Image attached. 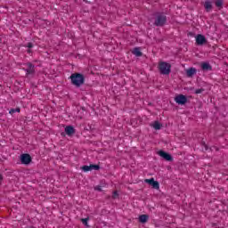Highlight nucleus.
<instances>
[{
  "instance_id": "nucleus-15",
  "label": "nucleus",
  "mask_w": 228,
  "mask_h": 228,
  "mask_svg": "<svg viewBox=\"0 0 228 228\" xmlns=\"http://www.w3.org/2000/svg\"><path fill=\"white\" fill-rule=\"evenodd\" d=\"M152 127L156 131H159V129H161V127H163V125L161 123H159V121H154V123L152 124Z\"/></svg>"
},
{
  "instance_id": "nucleus-27",
  "label": "nucleus",
  "mask_w": 228,
  "mask_h": 228,
  "mask_svg": "<svg viewBox=\"0 0 228 228\" xmlns=\"http://www.w3.org/2000/svg\"><path fill=\"white\" fill-rule=\"evenodd\" d=\"M203 146L205 147V151H208V149H209V148L208 147V144H206V142H203Z\"/></svg>"
},
{
  "instance_id": "nucleus-29",
  "label": "nucleus",
  "mask_w": 228,
  "mask_h": 228,
  "mask_svg": "<svg viewBox=\"0 0 228 228\" xmlns=\"http://www.w3.org/2000/svg\"><path fill=\"white\" fill-rule=\"evenodd\" d=\"M27 53H32L31 49L27 50Z\"/></svg>"
},
{
  "instance_id": "nucleus-19",
  "label": "nucleus",
  "mask_w": 228,
  "mask_h": 228,
  "mask_svg": "<svg viewBox=\"0 0 228 228\" xmlns=\"http://www.w3.org/2000/svg\"><path fill=\"white\" fill-rule=\"evenodd\" d=\"M9 113L10 115H13V113H20V108L11 109Z\"/></svg>"
},
{
  "instance_id": "nucleus-8",
  "label": "nucleus",
  "mask_w": 228,
  "mask_h": 228,
  "mask_svg": "<svg viewBox=\"0 0 228 228\" xmlns=\"http://www.w3.org/2000/svg\"><path fill=\"white\" fill-rule=\"evenodd\" d=\"M196 44L197 45H204L205 44H208V39H206V36L198 34L196 36Z\"/></svg>"
},
{
  "instance_id": "nucleus-12",
  "label": "nucleus",
  "mask_w": 228,
  "mask_h": 228,
  "mask_svg": "<svg viewBox=\"0 0 228 228\" xmlns=\"http://www.w3.org/2000/svg\"><path fill=\"white\" fill-rule=\"evenodd\" d=\"M195 74H197V69H195V68H189L186 70L187 77H193V76H195Z\"/></svg>"
},
{
  "instance_id": "nucleus-17",
  "label": "nucleus",
  "mask_w": 228,
  "mask_h": 228,
  "mask_svg": "<svg viewBox=\"0 0 228 228\" xmlns=\"http://www.w3.org/2000/svg\"><path fill=\"white\" fill-rule=\"evenodd\" d=\"M151 186H152V188H154V190H159V182L153 180Z\"/></svg>"
},
{
  "instance_id": "nucleus-14",
  "label": "nucleus",
  "mask_w": 228,
  "mask_h": 228,
  "mask_svg": "<svg viewBox=\"0 0 228 228\" xmlns=\"http://www.w3.org/2000/svg\"><path fill=\"white\" fill-rule=\"evenodd\" d=\"M213 1L216 8H218V10H222V8H224V0H213Z\"/></svg>"
},
{
  "instance_id": "nucleus-28",
  "label": "nucleus",
  "mask_w": 228,
  "mask_h": 228,
  "mask_svg": "<svg viewBox=\"0 0 228 228\" xmlns=\"http://www.w3.org/2000/svg\"><path fill=\"white\" fill-rule=\"evenodd\" d=\"M3 175L0 174V183L3 182Z\"/></svg>"
},
{
  "instance_id": "nucleus-30",
  "label": "nucleus",
  "mask_w": 228,
  "mask_h": 228,
  "mask_svg": "<svg viewBox=\"0 0 228 228\" xmlns=\"http://www.w3.org/2000/svg\"><path fill=\"white\" fill-rule=\"evenodd\" d=\"M61 136H65V133H61Z\"/></svg>"
},
{
  "instance_id": "nucleus-20",
  "label": "nucleus",
  "mask_w": 228,
  "mask_h": 228,
  "mask_svg": "<svg viewBox=\"0 0 228 228\" xmlns=\"http://www.w3.org/2000/svg\"><path fill=\"white\" fill-rule=\"evenodd\" d=\"M89 167L91 168V171L92 170H100L101 169V166L95 165V164H91Z\"/></svg>"
},
{
  "instance_id": "nucleus-26",
  "label": "nucleus",
  "mask_w": 228,
  "mask_h": 228,
  "mask_svg": "<svg viewBox=\"0 0 228 228\" xmlns=\"http://www.w3.org/2000/svg\"><path fill=\"white\" fill-rule=\"evenodd\" d=\"M94 190H96V191H102V187L100 185H97L96 187H94Z\"/></svg>"
},
{
  "instance_id": "nucleus-18",
  "label": "nucleus",
  "mask_w": 228,
  "mask_h": 228,
  "mask_svg": "<svg viewBox=\"0 0 228 228\" xmlns=\"http://www.w3.org/2000/svg\"><path fill=\"white\" fill-rule=\"evenodd\" d=\"M88 220H90V217H86V218H82V219H80V221L82 222V224H83L86 227H90V225H88Z\"/></svg>"
},
{
  "instance_id": "nucleus-25",
  "label": "nucleus",
  "mask_w": 228,
  "mask_h": 228,
  "mask_svg": "<svg viewBox=\"0 0 228 228\" xmlns=\"http://www.w3.org/2000/svg\"><path fill=\"white\" fill-rule=\"evenodd\" d=\"M202 92H204V88L196 89L194 93L199 94H202Z\"/></svg>"
},
{
  "instance_id": "nucleus-5",
  "label": "nucleus",
  "mask_w": 228,
  "mask_h": 228,
  "mask_svg": "<svg viewBox=\"0 0 228 228\" xmlns=\"http://www.w3.org/2000/svg\"><path fill=\"white\" fill-rule=\"evenodd\" d=\"M175 102L180 106H184V104L188 102V97H186L184 94H178L175 97Z\"/></svg>"
},
{
  "instance_id": "nucleus-16",
  "label": "nucleus",
  "mask_w": 228,
  "mask_h": 228,
  "mask_svg": "<svg viewBox=\"0 0 228 228\" xmlns=\"http://www.w3.org/2000/svg\"><path fill=\"white\" fill-rule=\"evenodd\" d=\"M133 54H134L137 57L142 56L143 53H142V51H140V48L135 47L133 51Z\"/></svg>"
},
{
  "instance_id": "nucleus-13",
  "label": "nucleus",
  "mask_w": 228,
  "mask_h": 228,
  "mask_svg": "<svg viewBox=\"0 0 228 228\" xmlns=\"http://www.w3.org/2000/svg\"><path fill=\"white\" fill-rule=\"evenodd\" d=\"M140 224H147L149 222V215H141L139 216Z\"/></svg>"
},
{
  "instance_id": "nucleus-11",
  "label": "nucleus",
  "mask_w": 228,
  "mask_h": 228,
  "mask_svg": "<svg viewBox=\"0 0 228 228\" xmlns=\"http://www.w3.org/2000/svg\"><path fill=\"white\" fill-rule=\"evenodd\" d=\"M205 11L209 13V12L213 11V3L211 1H205L204 3Z\"/></svg>"
},
{
  "instance_id": "nucleus-7",
  "label": "nucleus",
  "mask_w": 228,
  "mask_h": 228,
  "mask_svg": "<svg viewBox=\"0 0 228 228\" xmlns=\"http://www.w3.org/2000/svg\"><path fill=\"white\" fill-rule=\"evenodd\" d=\"M158 154L159 156H160V158H163V159H165L166 161H174V158L172 157V155L163 150L159 151Z\"/></svg>"
},
{
  "instance_id": "nucleus-3",
  "label": "nucleus",
  "mask_w": 228,
  "mask_h": 228,
  "mask_svg": "<svg viewBox=\"0 0 228 228\" xmlns=\"http://www.w3.org/2000/svg\"><path fill=\"white\" fill-rule=\"evenodd\" d=\"M159 69L163 76H168L172 72V65L168 62L162 61L159 64Z\"/></svg>"
},
{
  "instance_id": "nucleus-4",
  "label": "nucleus",
  "mask_w": 228,
  "mask_h": 228,
  "mask_svg": "<svg viewBox=\"0 0 228 228\" xmlns=\"http://www.w3.org/2000/svg\"><path fill=\"white\" fill-rule=\"evenodd\" d=\"M26 66L28 67L27 69H24L25 72H26V76L27 77L29 76H35L36 72L35 71V65L31 62H27Z\"/></svg>"
},
{
  "instance_id": "nucleus-10",
  "label": "nucleus",
  "mask_w": 228,
  "mask_h": 228,
  "mask_svg": "<svg viewBox=\"0 0 228 228\" xmlns=\"http://www.w3.org/2000/svg\"><path fill=\"white\" fill-rule=\"evenodd\" d=\"M201 70H203L204 72H209V71L213 70V66H211V64H209V62H202L201 63Z\"/></svg>"
},
{
  "instance_id": "nucleus-1",
  "label": "nucleus",
  "mask_w": 228,
  "mask_h": 228,
  "mask_svg": "<svg viewBox=\"0 0 228 228\" xmlns=\"http://www.w3.org/2000/svg\"><path fill=\"white\" fill-rule=\"evenodd\" d=\"M154 26L157 28H163L167 24V14L165 12H158L154 13Z\"/></svg>"
},
{
  "instance_id": "nucleus-31",
  "label": "nucleus",
  "mask_w": 228,
  "mask_h": 228,
  "mask_svg": "<svg viewBox=\"0 0 228 228\" xmlns=\"http://www.w3.org/2000/svg\"><path fill=\"white\" fill-rule=\"evenodd\" d=\"M84 1H86V3H88V1H87V0H84Z\"/></svg>"
},
{
  "instance_id": "nucleus-2",
  "label": "nucleus",
  "mask_w": 228,
  "mask_h": 228,
  "mask_svg": "<svg viewBox=\"0 0 228 228\" xmlns=\"http://www.w3.org/2000/svg\"><path fill=\"white\" fill-rule=\"evenodd\" d=\"M69 79H71V85L76 86L77 88H79V86H82V85H85V75L81 73H73L69 77Z\"/></svg>"
},
{
  "instance_id": "nucleus-23",
  "label": "nucleus",
  "mask_w": 228,
  "mask_h": 228,
  "mask_svg": "<svg viewBox=\"0 0 228 228\" xmlns=\"http://www.w3.org/2000/svg\"><path fill=\"white\" fill-rule=\"evenodd\" d=\"M25 47H28V49H33L34 45H33V43L29 42V43H27V45H25Z\"/></svg>"
},
{
  "instance_id": "nucleus-9",
  "label": "nucleus",
  "mask_w": 228,
  "mask_h": 228,
  "mask_svg": "<svg viewBox=\"0 0 228 228\" xmlns=\"http://www.w3.org/2000/svg\"><path fill=\"white\" fill-rule=\"evenodd\" d=\"M64 131L68 136H74V134H76V128H74L72 126H67L64 128Z\"/></svg>"
},
{
  "instance_id": "nucleus-22",
  "label": "nucleus",
  "mask_w": 228,
  "mask_h": 228,
  "mask_svg": "<svg viewBox=\"0 0 228 228\" xmlns=\"http://www.w3.org/2000/svg\"><path fill=\"white\" fill-rule=\"evenodd\" d=\"M154 181V178H150V179H145L144 183H146L147 184H150V186L152 184Z\"/></svg>"
},
{
  "instance_id": "nucleus-21",
  "label": "nucleus",
  "mask_w": 228,
  "mask_h": 228,
  "mask_svg": "<svg viewBox=\"0 0 228 228\" xmlns=\"http://www.w3.org/2000/svg\"><path fill=\"white\" fill-rule=\"evenodd\" d=\"M81 170H83V172H92L90 166H86V165L82 166Z\"/></svg>"
},
{
  "instance_id": "nucleus-24",
  "label": "nucleus",
  "mask_w": 228,
  "mask_h": 228,
  "mask_svg": "<svg viewBox=\"0 0 228 228\" xmlns=\"http://www.w3.org/2000/svg\"><path fill=\"white\" fill-rule=\"evenodd\" d=\"M112 199H118V191H115L112 194Z\"/></svg>"
},
{
  "instance_id": "nucleus-6",
  "label": "nucleus",
  "mask_w": 228,
  "mask_h": 228,
  "mask_svg": "<svg viewBox=\"0 0 228 228\" xmlns=\"http://www.w3.org/2000/svg\"><path fill=\"white\" fill-rule=\"evenodd\" d=\"M20 160L21 165H29V163L32 161L31 155L28 153H23L20 156Z\"/></svg>"
}]
</instances>
